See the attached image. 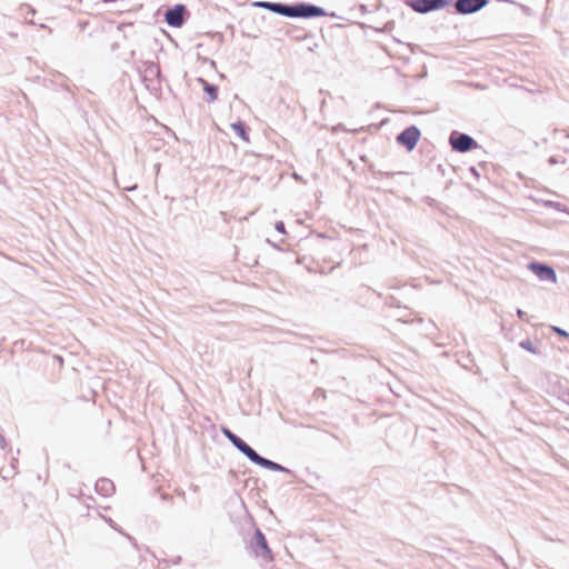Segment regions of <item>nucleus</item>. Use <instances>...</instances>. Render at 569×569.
Masks as SVG:
<instances>
[{
  "label": "nucleus",
  "mask_w": 569,
  "mask_h": 569,
  "mask_svg": "<svg viewBox=\"0 0 569 569\" xmlns=\"http://www.w3.org/2000/svg\"><path fill=\"white\" fill-rule=\"evenodd\" d=\"M272 12L292 19H315L335 16L333 13H328L322 7L309 2H273Z\"/></svg>",
  "instance_id": "obj_1"
},
{
  "label": "nucleus",
  "mask_w": 569,
  "mask_h": 569,
  "mask_svg": "<svg viewBox=\"0 0 569 569\" xmlns=\"http://www.w3.org/2000/svg\"><path fill=\"white\" fill-rule=\"evenodd\" d=\"M232 446L239 450L250 462L264 468L267 470L291 473L287 467L274 462L268 458L260 456L252 447H250L242 438L239 437Z\"/></svg>",
  "instance_id": "obj_2"
},
{
  "label": "nucleus",
  "mask_w": 569,
  "mask_h": 569,
  "mask_svg": "<svg viewBox=\"0 0 569 569\" xmlns=\"http://www.w3.org/2000/svg\"><path fill=\"white\" fill-rule=\"evenodd\" d=\"M232 446L239 450L250 462L264 468L267 470L291 473L287 467L274 462L268 458L260 456L252 447H250L242 438L239 437Z\"/></svg>",
  "instance_id": "obj_3"
},
{
  "label": "nucleus",
  "mask_w": 569,
  "mask_h": 569,
  "mask_svg": "<svg viewBox=\"0 0 569 569\" xmlns=\"http://www.w3.org/2000/svg\"><path fill=\"white\" fill-rule=\"evenodd\" d=\"M249 549L257 558H261L263 561L269 562L273 560V555L269 548L267 538L259 528L254 529V533L249 541Z\"/></svg>",
  "instance_id": "obj_4"
},
{
  "label": "nucleus",
  "mask_w": 569,
  "mask_h": 569,
  "mask_svg": "<svg viewBox=\"0 0 569 569\" xmlns=\"http://www.w3.org/2000/svg\"><path fill=\"white\" fill-rule=\"evenodd\" d=\"M449 144L456 152L466 153L480 148L477 140L468 133L453 130L449 136Z\"/></svg>",
  "instance_id": "obj_5"
},
{
  "label": "nucleus",
  "mask_w": 569,
  "mask_h": 569,
  "mask_svg": "<svg viewBox=\"0 0 569 569\" xmlns=\"http://www.w3.org/2000/svg\"><path fill=\"white\" fill-rule=\"evenodd\" d=\"M189 17L190 12L186 4L177 3L166 10L164 22L171 28H181Z\"/></svg>",
  "instance_id": "obj_6"
},
{
  "label": "nucleus",
  "mask_w": 569,
  "mask_h": 569,
  "mask_svg": "<svg viewBox=\"0 0 569 569\" xmlns=\"http://www.w3.org/2000/svg\"><path fill=\"white\" fill-rule=\"evenodd\" d=\"M452 0H405L415 12L426 14L448 7Z\"/></svg>",
  "instance_id": "obj_7"
},
{
  "label": "nucleus",
  "mask_w": 569,
  "mask_h": 569,
  "mask_svg": "<svg viewBox=\"0 0 569 569\" xmlns=\"http://www.w3.org/2000/svg\"><path fill=\"white\" fill-rule=\"evenodd\" d=\"M421 137L420 129L412 124L407 128H405L397 137L396 141L406 148L407 151H412Z\"/></svg>",
  "instance_id": "obj_8"
},
{
  "label": "nucleus",
  "mask_w": 569,
  "mask_h": 569,
  "mask_svg": "<svg viewBox=\"0 0 569 569\" xmlns=\"http://www.w3.org/2000/svg\"><path fill=\"white\" fill-rule=\"evenodd\" d=\"M488 3L489 0H456L453 7L456 13L469 16L480 11Z\"/></svg>",
  "instance_id": "obj_9"
},
{
  "label": "nucleus",
  "mask_w": 569,
  "mask_h": 569,
  "mask_svg": "<svg viewBox=\"0 0 569 569\" xmlns=\"http://www.w3.org/2000/svg\"><path fill=\"white\" fill-rule=\"evenodd\" d=\"M528 269L532 271L541 281H557V273L550 264L540 261H530L528 263Z\"/></svg>",
  "instance_id": "obj_10"
},
{
  "label": "nucleus",
  "mask_w": 569,
  "mask_h": 569,
  "mask_svg": "<svg viewBox=\"0 0 569 569\" xmlns=\"http://www.w3.org/2000/svg\"><path fill=\"white\" fill-rule=\"evenodd\" d=\"M161 70L158 63L147 62L144 67L143 82L149 90H154L156 84L160 86Z\"/></svg>",
  "instance_id": "obj_11"
},
{
  "label": "nucleus",
  "mask_w": 569,
  "mask_h": 569,
  "mask_svg": "<svg viewBox=\"0 0 569 569\" xmlns=\"http://www.w3.org/2000/svg\"><path fill=\"white\" fill-rule=\"evenodd\" d=\"M94 490L102 497H110L114 493V483L108 478H99L96 481Z\"/></svg>",
  "instance_id": "obj_12"
},
{
  "label": "nucleus",
  "mask_w": 569,
  "mask_h": 569,
  "mask_svg": "<svg viewBox=\"0 0 569 569\" xmlns=\"http://www.w3.org/2000/svg\"><path fill=\"white\" fill-rule=\"evenodd\" d=\"M198 80L203 86V91H204V93L207 96L206 101L209 102V103L214 102L218 99V93H219L218 86H216L213 83H210V82L206 81L202 78H199Z\"/></svg>",
  "instance_id": "obj_13"
},
{
  "label": "nucleus",
  "mask_w": 569,
  "mask_h": 569,
  "mask_svg": "<svg viewBox=\"0 0 569 569\" xmlns=\"http://www.w3.org/2000/svg\"><path fill=\"white\" fill-rule=\"evenodd\" d=\"M231 129L233 132L240 137L243 141H249V127L243 121H237L231 123Z\"/></svg>",
  "instance_id": "obj_14"
},
{
  "label": "nucleus",
  "mask_w": 569,
  "mask_h": 569,
  "mask_svg": "<svg viewBox=\"0 0 569 569\" xmlns=\"http://www.w3.org/2000/svg\"><path fill=\"white\" fill-rule=\"evenodd\" d=\"M104 519V521L116 531H118L119 533L126 536L133 545V547L136 549H139L138 547V543L136 542V540L128 533H126L122 528L117 523L114 522L111 518H108V517H102Z\"/></svg>",
  "instance_id": "obj_15"
},
{
  "label": "nucleus",
  "mask_w": 569,
  "mask_h": 569,
  "mask_svg": "<svg viewBox=\"0 0 569 569\" xmlns=\"http://www.w3.org/2000/svg\"><path fill=\"white\" fill-rule=\"evenodd\" d=\"M519 347L532 355H538L539 350L530 339H525L519 342Z\"/></svg>",
  "instance_id": "obj_16"
},
{
  "label": "nucleus",
  "mask_w": 569,
  "mask_h": 569,
  "mask_svg": "<svg viewBox=\"0 0 569 569\" xmlns=\"http://www.w3.org/2000/svg\"><path fill=\"white\" fill-rule=\"evenodd\" d=\"M221 433L231 442H236L237 439H239V436L236 435L233 431H231L228 427L221 426L220 427Z\"/></svg>",
  "instance_id": "obj_17"
},
{
  "label": "nucleus",
  "mask_w": 569,
  "mask_h": 569,
  "mask_svg": "<svg viewBox=\"0 0 569 569\" xmlns=\"http://www.w3.org/2000/svg\"><path fill=\"white\" fill-rule=\"evenodd\" d=\"M546 206L549 207V208H552V209H555V210H557L559 212H569V209L565 204H562L561 202L549 200V201L546 202Z\"/></svg>",
  "instance_id": "obj_18"
},
{
  "label": "nucleus",
  "mask_w": 569,
  "mask_h": 569,
  "mask_svg": "<svg viewBox=\"0 0 569 569\" xmlns=\"http://www.w3.org/2000/svg\"><path fill=\"white\" fill-rule=\"evenodd\" d=\"M253 6H256L258 8H263L266 10L272 12L273 2L272 1H257L253 3Z\"/></svg>",
  "instance_id": "obj_19"
},
{
  "label": "nucleus",
  "mask_w": 569,
  "mask_h": 569,
  "mask_svg": "<svg viewBox=\"0 0 569 569\" xmlns=\"http://www.w3.org/2000/svg\"><path fill=\"white\" fill-rule=\"evenodd\" d=\"M559 399L569 406V389L561 390Z\"/></svg>",
  "instance_id": "obj_20"
},
{
  "label": "nucleus",
  "mask_w": 569,
  "mask_h": 569,
  "mask_svg": "<svg viewBox=\"0 0 569 569\" xmlns=\"http://www.w3.org/2000/svg\"><path fill=\"white\" fill-rule=\"evenodd\" d=\"M274 229L277 232L284 234L286 233V224L283 221H277L274 224Z\"/></svg>",
  "instance_id": "obj_21"
},
{
  "label": "nucleus",
  "mask_w": 569,
  "mask_h": 569,
  "mask_svg": "<svg viewBox=\"0 0 569 569\" xmlns=\"http://www.w3.org/2000/svg\"><path fill=\"white\" fill-rule=\"evenodd\" d=\"M552 330L557 332L559 336L569 339V333L565 329L553 326Z\"/></svg>",
  "instance_id": "obj_22"
},
{
  "label": "nucleus",
  "mask_w": 569,
  "mask_h": 569,
  "mask_svg": "<svg viewBox=\"0 0 569 569\" xmlns=\"http://www.w3.org/2000/svg\"><path fill=\"white\" fill-rule=\"evenodd\" d=\"M469 172H470L472 176H475L476 178H479V177H480V173H479V171L477 170V168H476V167H470V168H469Z\"/></svg>",
  "instance_id": "obj_23"
},
{
  "label": "nucleus",
  "mask_w": 569,
  "mask_h": 569,
  "mask_svg": "<svg viewBox=\"0 0 569 569\" xmlns=\"http://www.w3.org/2000/svg\"><path fill=\"white\" fill-rule=\"evenodd\" d=\"M161 499L164 500V501H172L173 497L171 495H168V493H162L161 495Z\"/></svg>",
  "instance_id": "obj_24"
},
{
  "label": "nucleus",
  "mask_w": 569,
  "mask_h": 569,
  "mask_svg": "<svg viewBox=\"0 0 569 569\" xmlns=\"http://www.w3.org/2000/svg\"><path fill=\"white\" fill-rule=\"evenodd\" d=\"M517 316L520 318V319H525L526 317V312L523 310H521L520 308L517 309Z\"/></svg>",
  "instance_id": "obj_25"
},
{
  "label": "nucleus",
  "mask_w": 569,
  "mask_h": 569,
  "mask_svg": "<svg viewBox=\"0 0 569 569\" xmlns=\"http://www.w3.org/2000/svg\"><path fill=\"white\" fill-rule=\"evenodd\" d=\"M549 164H556L558 163V159L555 156L549 157L548 159Z\"/></svg>",
  "instance_id": "obj_26"
},
{
  "label": "nucleus",
  "mask_w": 569,
  "mask_h": 569,
  "mask_svg": "<svg viewBox=\"0 0 569 569\" xmlns=\"http://www.w3.org/2000/svg\"><path fill=\"white\" fill-rule=\"evenodd\" d=\"M6 447V439L0 433V449H4Z\"/></svg>",
  "instance_id": "obj_27"
},
{
  "label": "nucleus",
  "mask_w": 569,
  "mask_h": 569,
  "mask_svg": "<svg viewBox=\"0 0 569 569\" xmlns=\"http://www.w3.org/2000/svg\"><path fill=\"white\" fill-rule=\"evenodd\" d=\"M181 557L177 556L174 559L171 560L172 565H179L181 562Z\"/></svg>",
  "instance_id": "obj_28"
},
{
  "label": "nucleus",
  "mask_w": 569,
  "mask_h": 569,
  "mask_svg": "<svg viewBox=\"0 0 569 569\" xmlns=\"http://www.w3.org/2000/svg\"><path fill=\"white\" fill-rule=\"evenodd\" d=\"M216 37L218 38V41L221 43L223 41V34L222 33H217Z\"/></svg>",
  "instance_id": "obj_29"
},
{
  "label": "nucleus",
  "mask_w": 569,
  "mask_h": 569,
  "mask_svg": "<svg viewBox=\"0 0 569 569\" xmlns=\"http://www.w3.org/2000/svg\"><path fill=\"white\" fill-rule=\"evenodd\" d=\"M26 9H27V13L31 12L32 14L34 13V10L29 7V6H26Z\"/></svg>",
  "instance_id": "obj_30"
},
{
  "label": "nucleus",
  "mask_w": 569,
  "mask_h": 569,
  "mask_svg": "<svg viewBox=\"0 0 569 569\" xmlns=\"http://www.w3.org/2000/svg\"><path fill=\"white\" fill-rule=\"evenodd\" d=\"M136 189H137V184H134V186H132V187L127 188V190H128V191H133V190H136Z\"/></svg>",
  "instance_id": "obj_31"
},
{
  "label": "nucleus",
  "mask_w": 569,
  "mask_h": 569,
  "mask_svg": "<svg viewBox=\"0 0 569 569\" xmlns=\"http://www.w3.org/2000/svg\"><path fill=\"white\" fill-rule=\"evenodd\" d=\"M207 61H208V59H204V62H207ZM209 63H210L212 67H214V66H216V62H214L213 60H209Z\"/></svg>",
  "instance_id": "obj_32"
},
{
  "label": "nucleus",
  "mask_w": 569,
  "mask_h": 569,
  "mask_svg": "<svg viewBox=\"0 0 569 569\" xmlns=\"http://www.w3.org/2000/svg\"><path fill=\"white\" fill-rule=\"evenodd\" d=\"M101 1L104 3H111V2H116L117 0H101Z\"/></svg>",
  "instance_id": "obj_33"
},
{
  "label": "nucleus",
  "mask_w": 569,
  "mask_h": 569,
  "mask_svg": "<svg viewBox=\"0 0 569 569\" xmlns=\"http://www.w3.org/2000/svg\"><path fill=\"white\" fill-rule=\"evenodd\" d=\"M566 137L569 138V131H567Z\"/></svg>",
  "instance_id": "obj_34"
}]
</instances>
